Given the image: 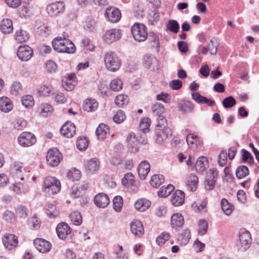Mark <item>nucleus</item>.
I'll list each match as a JSON object with an SVG mask.
<instances>
[{"label":"nucleus","instance_id":"nucleus-1","mask_svg":"<svg viewBox=\"0 0 259 259\" xmlns=\"http://www.w3.org/2000/svg\"><path fill=\"white\" fill-rule=\"evenodd\" d=\"M52 46L54 50L60 53L73 54L76 50L74 44L70 40L62 37L55 38Z\"/></svg>","mask_w":259,"mask_h":259},{"label":"nucleus","instance_id":"nucleus-2","mask_svg":"<svg viewBox=\"0 0 259 259\" xmlns=\"http://www.w3.org/2000/svg\"><path fill=\"white\" fill-rule=\"evenodd\" d=\"M103 60L106 69L112 72L118 71L121 66V59L113 52H106L103 56Z\"/></svg>","mask_w":259,"mask_h":259},{"label":"nucleus","instance_id":"nucleus-3","mask_svg":"<svg viewBox=\"0 0 259 259\" xmlns=\"http://www.w3.org/2000/svg\"><path fill=\"white\" fill-rule=\"evenodd\" d=\"M43 188L45 192L49 194H55L60 191L61 184L55 177H49L44 180Z\"/></svg>","mask_w":259,"mask_h":259},{"label":"nucleus","instance_id":"nucleus-4","mask_svg":"<svg viewBox=\"0 0 259 259\" xmlns=\"http://www.w3.org/2000/svg\"><path fill=\"white\" fill-rule=\"evenodd\" d=\"M131 31L134 39L138 41H145L148 36L147 27L142 23H136L131 27Z\"/></svg>","mask_w":259,"mask_h":259},{"label":"nucleus","instance_id":"nucleus-5","mask_svg":"<svg viewBox=\"0 0 259 259\" xmlns=\"http://www.w3.org/2000/svg\"><path fill=\"white\" fill-rule=\"evenodd\" d=\"M127 146L131 152H136L139 148V144H144L146 143V135H141L140 138H138L135 135L131 133L128 134L126 139Z\"/></svg>","mask_w":259,"mask_h":259},{"label":"nucleus","instance_id":"nucleus-6","mask_svg":"<svg viewBox=\"0 0 259 259\" xmlns=\"http://www.w3.org/2000/svg\"><path fill=\"white\" fill-rule=\"evenodd\" d=\"M239 238L240 249L244 251L248 249L251 243V237L249 231L245 229H241L239 231Z\"/></svg>","mask_w":259,"mask_h":259},{"label":"nucleus","instance_id":"nucleus-7","mask_svg":"<svg viewBox=\"0 0 259 259\" xmlns=\"http://www.w3.org/2000/svg\"><path fill=\"white\" fill-rule=\"evenodd\" d=\"M36 141L35 136L30 132H24L18 137V143L22 147H29L35 143Z\"/></svg>","mask_w":259,"mask_h":259},{"label":"nucleus","instance_id":"nucleus-8","mask_svg":"<svg viewBox=\"0 0 259 259\" xmlns=\"http://www.w3.org/2000/svg\"><path fill=\"white\" fill-rule=\"evenodd\" d=\"M62 159V155L57 149H50L47 155V163L51 166H57Z\"/></svg>","mask_w":259,"mask_h":259},{"label":"nucleus","instance_id":"nucleus-9","mask_svg":"<svg viewBox=\"0 0 259 259\" xmlns=\"http://www.w3.org/2000/svg\"><path fill=\"white\" fill-rule=\"evenodd\" d=\"M46 10L48 14L52 16H57L63 13L65 10V4L61 1L56 2L47 6Z\"/></svg>","mask_w":259,"mask_h":259},{"label":"nucleus","instance_id":"nucleus-10","mask_svg":"<svg viewBox=\"0 0 259 259\" xmlns=\"http://www.w3.org/2000/svg\"><path fill=\"white\" fill-rule=\"evenodd\" d=\"M56 232L58 237L62 240L70 238L72 235L71 228L65 223L59 224L56 227Z\"/></svg>","mask_w":259,"mask_h":259},{"label":"nucleus","instance_id":"nucleus-11","mask_svg":"<svg viewBox=\"0 0 259 259\" xmlns=\"http://www.w3.org/2000/svg\"><path fill=\"white\" fill-rule=\"evenodd\" d=\"M121 33L119 29H111L105 32L103 39L106 42L110 44L118 40L121 37Z\"/></svg>","mask_w":259,"mask_h":259},{"label":"nucleus","instance_id":"nucleus-12","mask_svg":"<svg viewBox=\"0 0 259 259\" xmlns=\"http://www.w3.org/2000/svg\"><path fill=\"white\" fill-rule=\"evenodd\" d=\"M33 50L27 45L21 46L17 50V56L22 61L29 60L32 56Z\"/></svg>","mask_w":259,"mask_h":259},{"label":"nucleus","instance_id":"nucleus-13","mask_svg":"<svg viewBox=\"0 0 259 259\" xmlns=\"http://www.w3.org/2000/svg\"><path fill=\"white\" fill-rule=\"evenodd\" d=\"M105 16L109 21L112 23H116L121 18V13L116 8L109 7L106 9Z\"/></svg>","mask_w":259,"mask_h":259},{"label":"nucleus","instance_id":"nucleus-14","mask_svg":"<svg viewBox=\"0 0 259 259\" xmlns=\"http://www.w3.org/2000/svg\"><path fill=\"white\" fill-rule=\"evenodd\" d=\"M2 240L5 248L9 250L15 248L18 243L17 236L11 234H5L2 238Z\"/></svg>","mask_w":259,"mask_h":259},{"label":"nucleus","instance_id":"nucleus-15","mask_svg":"<svg viewBox=\"0 0 259 259\" xmlns=\"http://www.w3.org/2000/svg\"><path fill=\"white\" fill-rule=\"evenodd\" d=\"M100 168V162L96 158H91L85 162V169L88 174H94Z\"/></svg>","mask_w":259,"mask_h":259},{"label":"nucleus","instance_id":"nucleus-16","mask_svg":"<svg viewBox=\"0 0 259 259\" xmlns=\"http://www.w3.org/2000/svg\"><path fill=\"white\" fill-rule=\"evenodd\" d=\"M61 134L66 138H71L73 137L76 132L74 124L70 122L64 123L60 130Z\"/></svg>","mask_w":259,"mask_h":259},{"label":"nucleus","instance_id":"nucleus-17","mask_svg":"<svg viewBox=\"0 0 259 259\" xmlns=\"http://www.w3.org/2000/svg\"><path fill=\"white\" fill-rule=\"evenodd\" d=\"M156 142L158 143H161L170 138L172 135V132L169 127L159 128V130H156Z\"/></svg>","mask_w":259,"mask_h":259},{"label":"nucleus","instance_id":"nucleus-18","mask_svg":"<svg viewBox=\"0 0 259 259\" xmlns=\"http://www.w3.org/2000/svg\"><path fill=\"white\" fill-rule=\"evenodd\" d=\"M35 248L40 252L46 253L51 248V243L43 239H36L34 240Z\"/></svg>","mask_w":259,"mask_h":259},{"label":"nucleus","instance_id":"nucleus-19","mask_svg":"<svg viewBox=\"0 0 259 259\" xmlns=\"http://www.w3.org/2000/svg\"><path fill=\"white\" fill-rule=\"evenodd\" d=\"M218 171L216 169H210L207 175L206 180V185L205 188L207 190H211L214 186L216 180L218 178Z\"/></svg>","mask_w":259,"mask_h":259},{"label":"nucleus","instance_id":"nucleus-20","mask_svg":"<svg viewBox=\"0 0 259 259\" xmlns=\"http://www.w3.org/2000/svg\"><path fill=\"white\" fill-rule=\"evenodd\" d=\"M94 202L97 206L100 208H105L109 204L110 199L107 194L100 193L95 196Z\"/></svg>","mask_w":259,"mask_h":259},{"label":"nucleus","instance_id":"nucleus-21","mask_svg":"<svg viewBox=\"0 0 259 259\" xmlns=\"http://www.w3.org/2000/svg\"><path fill=\"white\" fill-rule=\"evenodd\" d=\"M150 164L146 160L141 161L138 166V175L141 180H145L150 170Z\"/></svg>","mask_w":259,"mask_h":259},{"label":"nucleus","instance_id":"nucleus-22","mask_svg":"<svg viewBox=\"0 0 259 259\" xmlns=\"http://www.w3.org/2000/svg\"><path fill=\"white\" fill-rule=\"evenodd\" d=\"M131 230L135 235L141 236L144 232L142 223L139 220H133L131 223Z\"/></svg>","mask_w":259,"mask_h":259},{"label":"nucleus","instance_id":"nucleus-23","mask_svg":"<svg viewBox=\"0 0 259 259\" xmlns=\"http://www.w3.org/2000/svg\"><path fill=\"white\" fill-rule=\"evenodd\" d=\"M76 83L75 75L70 74L63 81L62 86L65 90L71 91L74 88Z\"/></svg>","mask_w":259,"mask_h":259},{"label":"nucleus","instance_id":"nucleus-24","mask_svg":"<svg viewBox=\"0 0 259 259\" xmlns=\"http://www.w3.org/2000/svg\"><path fill=\"white\" fill-rule=\"evenodd\" d=\"M194 108L193 103L188 100H183L179 103L178 108L184 113H191L193 111Z\"/></svg>","mask_w":259,"mask_h":259},{"label":"nucleus","instance_id":"nucleus-25","mask_svg":"<svg viewBox=\"0 0 259 259\" xmlns=\"http://www.w3.org/2000/svg\"><path fill=\"white\" fill-rule=\"evenodd\" d=\"M13 108V104L10 99L6 97L0 98V110L4 112H9Z\"/></svg>","mask_w":259,"mask_h":259},{"label":"nucleus","instance_id":"nucleus-26","mask_svg":"<svg viewBox=\"0 0 259 259\" xmlns=\"http://www.w3.org/2000/svg\"><path fill=\"white\" fill-rule=\"evenodd\" d=\"M184 193L180 190L175 191L171 199V203L176 206L181 205L184 203Z\"/></svg>","mask_w":259,"mask_h":259},{"label":"nucleus","instance_id":"nucleus-27","mask_svg":"<svg viewBox=\"0 0 259 259\" xmlns=\"http://www.w3.org/2000/svg\"><path fill=\"white\" fill-rule=\"evenodd\" d=\"M198 183V179L196 175L191 174L186 179V186L190 191H195L197 188Z\"/></svg>","mask_w":259,"mask_h":259},{"label":"nucleus","instance_id":"nucleus-28","mask_svg":"<svg viewBox=\"0 0 259 259\" xmlns=\"http://www.w3.org/2000/svg\"><path fill=\"white\" fill-rule=\"evenodd\" d=\"M98 107V103L92 98L86 99L83 104L82 108L88 112L95 111Z\"/></svg>","mask_w":259,"mask_h":259},{"label":"nucleus","instance_id":"nucleus-29","mask_svg":"<svg viewBox=\"0 0 259 259\" xmlns=\"http://www.w3.org/2000/svg\"><path fill=\"white\" fill-rule=\"evenodd\" d=\"M1 31L5 34H9L13 30V23L9 19H4L0 24Z\"/></svg>","mask_w":259,"mask_h":259},{"label":"nucleus","instance_id":"nucleus-30","mask_svg":"<svg viewBox=\"0 0 259 259\" xmlns=\"http://www.w3.org/2000/svg\"><path fill=\"white\" fill-rule=\"evenodd\" d=\"M208 166V161L206 157L200 156L195 163V169L197 171L201 172L204 171Z\"/></svg>","mask_w":259,"mask_h":259},{"label":"nucleus","instance_id":"nucleus-31","mask_svg":"<svg viewBox=\"0 0 259 259\" xmlns=\"http://www.w3.org/2000/svg\"><path fill=\"white\" fill-rule=\"evenodd\" d=\"M151 205V202L146 199H140L135 203V208L141 212L148 209Z\"/></svg>","mask_w":259,"mask_h":259},{"label":"nucleus","instance_id":"nucleus-32","mask_svg":"<svg viewBox=\"0 0 259 259\" xmlns=\"http://www.w3.org/2000/svg\"><path fill=\"white\" fill-rule=\"evenodd\" d=\"M109 128L104 123L100 124L97 127L96 134L98 139L103 140L105 139L107 135L109 134Z\"/></svg>","mask_w":259,"mask_h":259},{"label":"nucleus","instance_id":"nucleus-33","mask_svg":"<svg viewBox=\"0 0 259 259\" xmlns=\"http://www.w3.org/2000/svg\"><path fill=\"white\" fill-rule=\"evenodd\" d=\"M184 220L183 215L179 213H174L171 217V225L172 228H177L183 226Z\"/></svg>","mask_w":259,"mask_h":259},{"label":"nucleus","instance_id":"nucleus-34","mask_svg":"<svg viewBox=\"0 0 259 259\" xmlns=\"http://www.w3.org/2000/svg\"><path fill=\"white\" fill-rule=\"evenodd\" d=\"M22 165L20 162H15L13 164L11 168V172L14 178L20 179L21 180H24V177L22 175Z\"/></svg>","mask_w":259,"mask_h":259},{"label":"nucleus","instance_id":"nucleus-35","mask_svg":"<svg viewBox=\"0 0 259 259\" xmlns=\"http://www.w3.org/2000/svg\"><path fill=\"white\" fill-rule=\"evenodd\" d=\"M46 209L47 215L50 218H55L57 217L60 213V211L58 207L52 203H48Z\"/></svg>","mask_w":259,"mask_h":259},{"label":"nucleus","instance_id":"nucleus-36","mask_svg":"<svg viewBox=\"0 0 259 259\" xmlns=\"http://www.w3.org/2000/svg\"><path fill=\"white\" fill-rule=\"evenodd\" d=\"M53 87L49 84L42 85L38 89V93L39 96L48 97L53 92Z\"/></svg>","mask_w":259,"mask_h":259},{"label":"nucleus","instance_id":"nucleus-37","mask_svg":"<svg viewBox=\"0 0 259 259\" xmlns=\"http://www.w3.org/2000/svg\"><path fill=\"white\" fill-rule=\"evenodd\" d=\"M157 62L156 58L152 55H145L143 57L144 65L147 68L156 65Z\"/></svg>","mask_w":259,"mask_h":259},{"label":"nucleus","instance_id":"nucleus-38","mask_svg":"<svg viewBox=\"0 0 259 259\" xmlns=\"http://www.w3.org/2000/svg\"><path fill=\"white\" fill-rule=\"evenodd\" d=\"M221 207L224 213L227 215H230L232 213L233 206L230 204L228 201L225 198L222 199Z\"/></svg>","mask_w":259,"mask_h":259},{"label":"nucleus","instance_id":"nucleus-39","mask_svg":"<svg viewBox=\"0 0 259 259\" xmlns=\"http://www.w3.org/2000/svg\"><path fill=\"white\" fill-rule=\"evenodd\" d=\"M29 37L27 31L21 29L16 31L15 33L16 39L20 42H24L27 41Z\"/></svg>","mask_w":259,"mask_h":259},{"label":"nucleus","instance_id":"nucleus-40","mask_svg":"<svg viewBox=\"0 0 259 259\" xmlns=\"http://www.w3.org/2000/svg\"><path fill=\"white\" fill-rule=\"evenodd\" d=\"M174 190L172 185L169 184L166 187H162L158 191V195L160 197H166L169 196Z\"/></svg>","mask_w":259,"mask_h":259},{"label":"nucleus","instance_id":"nucleus-41","mask_svg":"<svg viewBox=\"0 0 259 259\" xmlns=\"http://www.w3.org/2000/svg\"><path fill=\"white\" fill-rule=\"evenodd\" d=\"M164 181V178L161 175H155L151 177L150 181L151 186L154 188L158 187Z\"/></svg>","mask_w":259,"mask_h":259},{"label":"nucleus","instance_id":"nucleus-42","mask_svg":"<svg viewBox=\"0 0 259 259\" xmlns=\"http://www.w3.org/2000/svg\"><path fill=\"white\" fill-rule=\"evenodd\" d=\"M128 101V96L123 94H120L117 96L115 99V103L119 107H122L124 105H127Z\"/></svg>","mask_w":259,"mask_h":259},{"label":"nucleus","instance_id":"nucleus-43","mask_svg":"<svg viewBox=\"0 0 259 259\" xmlns=\"http://www.w3.org/2000/svg\"><path fill=\"white\" fill-rule=\"evenodd\" d=\"M152 111L153 115L156 117L162 115L164 112L163 105L159 103H155L152 106Z\"/></svg>","mask_w":259,"mask_h":259},{"label":"nucleus","instance_id":"nucleus-44","mask_svg":"<svg viewBox=\"0 0 259 259\" xmlns=\"http://www.w3.org/2000/svg\"><path fill=\"white\" fill-rule=\"evenodd\" d=\"M167 29L170 32L177 33L179 32L180 25L179 23L175 20H169L166 24Z\"/></svg>","mask_w":259,"mask_h":259},{"label":"nucleus","instance_id":"nucleus-45","mask_svg":"<svg viewBox=\"0 0 259 259\" xmlns=\"http://www.w3.org/2000/svg\"><path fill=\"white\" fill-rule=\"evenodd\" d=\"M67 176L72 181H78L81 177V172L79 169L72 168L67 172Z\"/></svg>","mask_w":259,"mask_h":259},{"label":"nucleus","instance_id":"nucleus-46","mask_svg":"<svg viewBox=\"0 0 259 259\" xmlns=\"http://www.w3.org/2000/svg\"><path fill=\"white\" fill-rule=\"evenodd\" d=\"M123 86L122 81L118 78H116L112 79L110 82V89L115 92H118L120 91Z\"/></svg>","mask_w":259,"mask_h":259},{"label":"nucleus","instance_id":"nucleus-47","mask_svg":"<svg viewBox=\"0 0 259 259\" xmlns=\"http://www.w3.org/2000/svg\"><path fill=\"white\" fill-rule=\"evenodd\" d=\"M70 220L72 223L75 226H79L82 223V218L78 211L73 212L70 215Z\"/></svg>","mask_w":259,"mask_h":259},{"label":"nucleus","instance_id":"nucleus-48","mask_svg":"<svg viewBox=\"0 0 259 259\" xmlns=\"http://www.w3.org/2000/svg\"><path fill=\"white\" fill-rule=\"evenodd\" d=\"M191 238V233L189 230H184L178 238V241L183 245H186Z\"/></svg>","mask_w":259,"mask_h":259},{"label":"nucleus","instance_id":"nucleus-49","mask_svg":"<svg viewBox=\"0 0 259 259\" xmlns=\"http://www.w3.org/2000/svg\"><path fill=\"white\" fill-rule=\"evenodd\" d=\"M151 120L149 118H143L141 119L139 127L141 131H142V134L145 135V133L149 131V128L150 126Z\"/></svg>","mask_w":259,"mask_h":259},{"label":"nucleus","instance_id":"nucleus-50","mask_svg":"<svg viewBox=\"0 0 259 259\" xmlns=\"http://www.w3.org/2000/svg\"><path fill=\"white\" fill-rule=\"evenodd\" d=\"M207 204V200L206 199H205L199 204L194 203L192 204V207L196 212H205Z\"/></svg>","mask_w":259,"mask_h":259},{"label":"nucleus","instance_id":"nucleus-51","mask_svg":"<svg viewBox=\"0 0 259 259\" xmlns=\"http://www.w3.org/2000/svg\"><path fill=\"white\" fill-rule=\"evenodd\" d=\"M22 105L27 108H31L34 104L33 98L31 95H25L21 99Z\"/></svg>","mask_w":259,"mask_h":259},{"label":"nucleus","instance_id":"nucleus-52","mask_svg":"<svg viewBox=\"0 0 259 259\" xmlns=\"http://www.w3.org/2000/svg\"><path fill=\"white\" fill-rule=\"evenodd\" d=\"M27 124L26 121L22 118H16L13 121L14 128L19 131L23 130L26 126Z\"/></svg>","mask_w":259,"mask_h":259},{"label":"nucleus","instance_id":"nucleus-53","mask_svg":"<svg viewBox=\"0 0 259 259\" xmlns=\"http://www.w3.org/2000/svg\"><path fill=\"white\" fill-rule=\"evenodd\" d=\"M113 208L116 212H120L123 206V199L120 196H115L113 200Z\"/></svg>","mask_w":259,"mask_h":259},{"label":"nucleus","instance_id":"nucleus-54","mask_svg":"<svg viewBox=\"0 0 259 259\" xmlns=\"http://www.w3.org/2000/svg\"><path fill=\"white\" fill-rule=\"evenodd\" d=\"M248 174V168L245 165L239 166L236 171V175L238 179H242L247 176Z\"/></svg>","mask_w":259,"mask_h":259},{"label":"nucleus","instance_id":"nucleus-55","mask_svg":"<svg viewBox=\"0 0 259 259\" xmlns=\"http://www.w3.org/2000/svg\"><path fill=\"white\" fill-rule=\"evenodd\" d=\"M198 137L194 134H189L187 137V142L188 145L191 149H194L196 147V142Z\"/></svg>","mask_w":259,"mask_h":259},{"label":"nucleus","instance_id":"nucleus-56","mask_svg":"<svg viewBox=\"0 0 259 259\" xmlns=\"http://www.w3.org/2000/svg\"><path fill=\"white\" fill-rule=\"evenodd\" d=\"M160 19V15L158 9H154L149 15V21L151 24L157 22Z\"/></svg>","mask_w":259,"mask_h":259},{"label":"nucleus","instance_id":"nucleus-57","mask_svg":"<svg viewBox=\"0 0 259 259\" xmlns=\"http://www.w3.org/2000/svg\"><path fill=\"white\" fill-rule=\"evenodd\" d=\"M40 113L43 116H47L49 113L52 112L53 108L51 105L48 103H42L40 107Z\"/></svg>","mask_w":259,"mask_h":259},{"label":"nucleus","instance_id":"nucleus-58","mask_svg":"<svg viewBox=\"0 0 259 259\" xmlns=\"http://www.w3.org/2000/svg\"><path fill=\"white\" fill-rule=\"evenodd\" d=\"M29 225L31 229L33 230H38L41 225V221L38 219L35 214L29 220Z\"/></svg>","mask_w":259,"mask_h":259},{"label":"nucleus","instance_id":"nucleus-59","mask_svg":"<svg viewBox=\"0 0 259 259\" xmlns=\"http://www.w3.org/2000/svg\"><path fill=\"white\" fill-rule=\"evenodd\" d=\"M76 146L80 151L85 150L88 147V141L85 137H80L76 142Z\"/></svg>","mask_w":259,"mask_h":259},{"label":"nucleus","instance_id":"nucleus-60","mask_svg":"<svg viewBox=\"0 0 259 259\" xmlns=\"http://www.w3.org/2000/svg\"><path fill=\"white\" fill-rule=\"evenodd\" d=\"M22 92V86L19 82H14L11 87V93L16 96Z\"/></svg>","mask_w":259,"mask_h":259},{"label":"nucleus","instance_id":"nucleus-61","mask_svg":"<svg viewBox=\"0 0 259 259\" xmlns=\"http://www.w3.org/2000/svg\"><path fill=\"white\" fill-rule=\"evenodd\" d=\"M218 42L215 38H212L210 42L207 45L211 55H215L217 52Z\"/></svg>","mask_w":259,"mask_h":259},{"label":"nucleus","instance_id":"nucleus-62","mask_svg":"<svg viewBox=\"0 0 259 259\" xmlns=\"http://www.w3.org/2000/svg\"><path fill=\"white\" fill-rule=\"evenodd\" d=\"M46 69L50 73H54L57 69V64L52 60H48L45 64Z\"/></svg>","mask_w":259,"mask_h":259},{"label":"nucleus","instance_id":"nucleus-63","mask_svg":"<svg viewBox=\"0 0 259 259\" xmlns=\"http://www.w3.org/2000/svg\"><path fill=\"white\" fill-rule=\"evenodd\" d=\"M13 185V191L16 193L21 194L25 192V189L21 183L15 182Z\"/></svg>","mask_w":259,"mask_h":259},{"label":"nucleus","instance_id":"nucleus-64","mask_svg":"<svg viewBox=\"0 0 259 259\" xmlns=\"http://www.w3.org/2000/svg\"><path fill=\"white\" fill-rule=\"evenodd\" d=\"M236 101L235 99L232 97L229 96L225 98L223 101V105L226 108H230L235 105Z\"/></svg>","mask_w":259,"mask_h":259}]
</instances>
